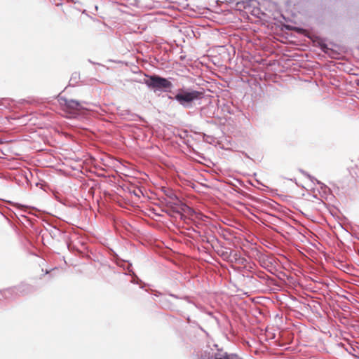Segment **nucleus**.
<instances>
[{
  "mask_svg": "<svg viewBox=\"0 0 359 359\" xmlns=\"http://www.w3.org/2000/svg\"><path fill=\"white\" fill-rule=\"evenodd\" d=\"M203 95V93L201 91L180 89L175 99L183 107H189L192 106L193 102L201 99Z\"/></svg>",
  "mask_w": 359,
  "mask_h": 359,
  "instance_id": "nucleus-1",
  "label": "nucleus"
},
{
  "mask_svg": "<svg viewBox=\"0 0 359 359\" xmlns=\"http://www.w3.org/2000/svg\"><path fill=\"white\" fill-rule=\"evenodd\" d=\"M145 83L148 87L154 90H165L172 87V83L167 79L156 75L149 76V79L145 81Z\"/></svg>",
  "mask_w": 359,
  "mask_h": 359,
  "instance_id": "nucleus-2",
  "label": "nucleus"
},
{
  "mask_svg": "<svg viewBox=\"0 0 359 359\" xmlns=\"http://www.w3.org/2000/svg\"><path fill=\"white\" fill-rule=\"evenodd\" d=\"M59 102L62 109L69 114H76L82 109L81 104L75 100L60 97Z\"/></svg>",
  "mask_w": 359,
  "mask_h": 359,
  "instance_id": "nucleus-3",
  "label": "nucleus"
},
{
  "mask_svg": "<svg viewBox=\"0 0 359 359\" xmlns=\"http://www.w3.org/2000/svg\"><path fill=\"white\" fill-rule=\"evenodd\" d=\"M215 359H242L238 355L236 354H228L226 353L224 354L216 355Z\"/></svg>",
  "mask_w": 359,
  "mask_h": 359,
  "instance_id": "nucleus-4",
  "label": "nucleus"
},
{
  "mask_svg": "<svg viewBox=\"0 0 359 359\" xmlns=\"http://www.w3.org/2000/svg\"><path fill=\"white\" fill-rule=\"evenodd\" d=\"M231 255V252L230 253H229L228 252H223L222 254L221 255V256L224 259H229Z\"/></svg>",
  "mask_w": 359,
  "mask_h": 359,
  "instance_id": "nucleus-5",
  "label": "nucleus"
},
{
  "mask_svg": "<svg viewBox=\"0 0 359 359\" xmlns=\"http://www.w3.org/2000/svg\"><path fill=\"white\" fill-rule=\"evenodd\" d=\"M9 290H10L9 289H6L4 290V292H9Z\"/></svg>",
  "mask_w": 359,
  "mask_h": 359,
  "instance_id": "nucleus-6",
  "label": "nucleus"
}]
</instances>
